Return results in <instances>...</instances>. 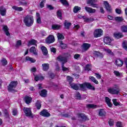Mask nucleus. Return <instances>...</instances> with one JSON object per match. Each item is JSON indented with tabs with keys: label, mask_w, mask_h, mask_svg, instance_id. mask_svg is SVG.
Returning <instances> with one entry per match:
<instances>
[{
	"label": "nucleus",
	"mask_w": 127,
	"mask_h": 127,
	"mask_svg": "<svg viewBox=\"0 0 127 127\" xmlns=\"http://www.w3.org/2000/svg\"><path fill=\"white\" fill-rule=\"evenodd\" d=\"M57 60L59 62H62V69L64 72H68L69 71V68H67L64 66V64L65 63H67L68 60H67V58L65 57H63L62 55H59L57 58Z\"/></svg>",
	"instance_id": "obj_1"
},
{
	"label": "nucleus",
	"mask_w": 127,
	"mask_h": 127,
	"mask_svg": "<svg viewBox=\"0 0 127 127\" xmlns=\"http://www.w3.org/2000/svg\"><path fill=\"white\" fill-rule=\"evenodd\" d=\"M23 22L27 27L32 26L33 23H34V18H33V16L27 15L24 17Z\"/></svg>",
	"instance_id": "obj_2"
},
{
	"label": "nucleus",
	"mask_w": 127,
	"mask_h": 127,
	"mask_svg": "<svg viewBox=\"0 0 127 127\" xmlns=\"http://www.w3.org/2000/svg\"><path fill=\"white\" fill-rule=\"evenodd\" d=\"M79 85L80 89L83 91L86 90V88L88 89V90H91V91H95V90H96L95 86L92 85L90 82H84L82 84H79Z\"/></svg>",
	"instance_id": "obj_3"
},
{
	"label": "nucleus",
	"mask_w": 127,
	"mask_h": 127,
	"mask_svg": "<svg viewBox=\"0 0 127 127\" xmlns=\"http://www.w3.org/2000/svg\"><path fill=\"white\" fill-rule=\"evenodd\" d=\"M17 81H12L10 82L7 86L8 92H10L11 93H16L17 90H15V88L17 86Z\"/></svg>",
	"instance_id": "obj_4"
},
{
	"label": "nucleus",
	"mask_w": 127,
	"mask_h": 127,
	"mask_svg": "<svg viewBox=\"0 0 127 127\" xmlns=\"http://www.w3.org/2000/svg\"><path fill=\"white\" fill-rule=\"evenodd\" d=\"M23 112L26 116V117H29L32 119L34 118L33 114H32V111H31V109L28 107H24L23 108Z\"/></svg>",
	"instance_id": "obj_5"
},
{
	"label": "nucleus",
	"mask_w": 127,
	"mask_h": 127,
	"mask_svg": "<svg viewBox=\"0 0 127 127\" xmlns=\"http://www.w3.org/2000/svg\"><path fill=\"white\" fill-rule=\"evenodd\" d=\"M103 35V30L102 29H96L93 32V36L95 38L101 37Z\"/></svg>",
	"instance_id": "obj_6"
},
{
	"label": "nucleus",
	"mask_w": 127,
	"mask_h": 127,
	"mask_svg": "<svg viewBox=\"0 0 127 127\" xmlns=\"http://www.w3.org/2000/svg\"><path fill=\"white\" fill-rule=\"evenodd\" d=\"M55 42V37L53 35H50L46 39V43L47 44H51Z\"/></svg>",
	"instance_id": "obj_7"
},
{
	"label": "nucleus",
	"mask_w": 127,
	"mask_h": 127,
	"mask_svg": "<svg viewBox=\"0 0 127 127\" xmlns=\"http://www.w3.org/2000/svg\"><path fill=\"white\" fill-rule=\"evenodd\" d=\"M121 90L119 88L115 89L114 88H110L108 89V92L111 95H119Z\"/></svg>",
	"instance_id": "obj_8"
},
{
	"label": "nucleus",
	"mask_w": 127,
	"mask_h": 127,
	"mask_svg": "<svg viewBox=\"0 0 127 127\" xmlns=\"http://www.w3.org/2000/svg\"><path fill=\"white\" fill-rule=\"evenodd\" d=\"M40 116L44 117V118H48L51 116V115L48 112V110L46 109H43L40 113Z\"/></svg>",
	"instance_id": "obj_9"
},
{
	"label": "nucleus",
	"mask_w": 127,
	"mask_h": 127,
	"mask_svg": "<svg viewBox=\"0 0 127 127\" xmlns=\"http://www.w3.org/2000/svg\"><path fill=\"white\" fill-rule=\"evenodd\" d=\"M104 4L105 6V8H106V10L108 12L112 13L113 11V9H112V7H111L110 4L109 2H108L107 1H104Z\"/></svg>",
	"instance_id": "obj_10"
},
{
	"label": "nucleus",
	"mask_w": 127,
	"mask_h": 127,
	"mask_svg": "<svg viewBox=\"0 0 127 127\" xmlns=\"http://www.w3.org/2000/svg\"><path fill=\"white\" fill-rule=\"evenodd\" d=\"M90 47V44L87 43H83L82 45H81V48L83 49L84 51H88V50H89Z\"/></svg>",
	"instance_id": "obj_11"
},
{
	"label": "nucleus",
	"mask_w": 127,
	"mask_h": 127,
	"mask_svg": "<svg viewBox=\"0 0 127 127\" xmlns=\"http://www.w3.org/2000/svg\"><path fill=\"white\" fill-rule=\"evenodd\" d=\"M94 56L95 57H98V58H100V59H102L104 58V55L100 52L94 51L93 53Z\"/></svg>",
	"instance_id": "obj_12"
},
{
	"label": "nucleus",
	"mask_w": 127,
	"mask_h": 127,
	"mask_svg": "<svg viewBox=\"0 0 127 127\" xmlns=\"http://www.w3.org/2000/svg\"><path fill=\"white\" fill-rule=\"evenodd\" d=\"M115 65H116L117 67H122L124 65V61L121 59H117L115 61Z\"/></svg>",
	"instance_id": "obj_13"
},
{
	"label": "nucleus",
	"mask_w": 127,
	"mask_h": 127,
	"mask_svg": "<svg viewBox=\"0 0 127 127\" xmlns=\"http://www.w3.org/2000/svg\"><path fill=\"white\" fill-rule=\"evenodd\" d=\"M24 101L27 105H29L32 102V98L28 95H26L24 98Z\"/></svg>",
	"instance_id": "obj_14"
},
{
	"label": "nucleus",
	"mask_w": 127,
	"mask_h": 127,
	"mask_svg": "<svg viewBox=\"0 0 127 127\" xmlns=\"http://www.w3.org/2000/svg\"><path fill=\"white\" fill-rule=\"evenodd\" d=\"M77 116L78 118H81L82 121L86 122V121H89V119H88V117L85 115V114L83 113H79L77 114Z\"/></svg>",
	"instance_id": "obj_15"
},
{
	"label": "nucleus",
	"mask_w": 127,
	"mask_h": 127,
	"mask_svg": "<svg viewBox=\"0 0 127 127\" xmlns=\"http://www.w3.org/2000/svg\"><path fill=\"white\" fill-rule=\"evenodd\" d=\"M0 14L2 16H4L6 14V8L3 5L0 6Z\"/></svg>",
	"instance_id": "obj_16"
},
{
	"label": "nucleus",
	"mask_w": 127,
	"mask_h": 127,
	"mask_svg": "<svg viewBox=\"0 0 127 127\" xmlns=\"http://www.w3.org/2000/svg\"><path fill=\"white\" fill-rule=\"evenodd\" d=\"M113 36L116 39H120V38H123V37H124V34L120 32L114 33Z\"/></svg>",
	"instance_id": "obj_17"
},
{
	"label": "nucleus",
	"mask_w": 127,
	"mask_h": 127,
	"mask_svg": "<svg viewBox=\"0 0 127 127\" xmlns=\"http://www.w3.org/2000/svg\"><path fill=\"white\" fill-rule=\"evenodd\" d=\"M105 102L106 103L107 106L109 107V108H112L113 107V104H112V102H111V99L108 97H105Z\"/></svg>",
	"instance_id": "obj_18"
},
{
	"label": "nucleus",
	"mask_w": 127,
	"mask_h": 127,
	"mask_svg": "<svg viewBox=\"0 0 127 127\" xmlns=\"http://www.w3.org/2000/svg\"><path fill=\"white\" fill-rule=\"evenodd\" d=\"M104 42L105 44H111L112 42V39H111L110 37L106 36L104 38Z\"/></svg>",
	"instance_id": "obj_19"
},
{
	"label": "nucleus",
	"mask_w": 127,
	"mask_h": 127,
	"mask_svg": "<svg viewBox=\"0 0 127 127\" xmlns=\"http://www.w3.org/2000/svg\"><path fill=\"white\" fill-rule=\"evenodd\" d=\"M107 115V113H106V111L105 110L103 109H99V113H98V116L99 117H106Z\"/></svg>",
	"instance_id": "obj_20"
},
{
	"label": "nucleus",
	"mask_w": 127,
	"mask_h": 127,
	"mask_svg": "<svg viewBox=\"0 0 127 127\" xmlns=\"http://www.w3.org/2000/svg\"><path fill=\"white\" fill-rule=\"evenodd\" d=\"M85 9L88 13H95V12H96V9H93L90 7L85 6Z\"/></svg>",
	"instance_id": "obj_21"
},
{
	"label": "nucleus",
	"mask_w": 127,
	"mask_h": 127,
	"mask_svg": "<svg viewBox=\"0 0 127 127\" xmlns=\"http://www.w3.org/2000/svg\"><path fill=\"white\" fill-rule=\"evenodd\" d=\"M64 25L65 29L69 30L70 29V26L72 25V23L71 22H68V21L65 20L64 23Z\"/></svg>",
	"instance_id": "obj_22"
},
{
	"label": "nucleus",
	"mask_w": 127,
	"mask_h": 127,
	"mask_svg": "<svg viewBox=\"0 0 127 127\" xmlns=\"http://www.w3.org/2000/svg\"><path fill=\"white\" fill-rule=\"evenodd\" d=\"M41 50H42L43 55L45 56H47V55H48V51L47 50L46 47L42 46L41 47Z\"/></svg>",
	"instance_id": "obj_23"
},
{
	"label": "nucleus",
	"mask_w": 127,
	"mask_h": 127,
	"mask_svg": "<svg viewBox=\"0 0 127 127\" xmlns=\"http://www.w3.org/2000/svg\"><path fill=\"white\" fill-rule=\"evenodd\" d=\"M3 31L5 32L6 35L7 36H9L10 35V33H9V31H8V27L6 25H4L3 26Z\"/></svg>",
	"instance_id": "obj_24"
},
{
	"label": "nucleus",
	"mask_w": 127,
	"mask_h": 127,
	"mask_svg": "<svg viewBox=\"0 0 127 127\" xmlns=\"http://www.w3.org/2000/svg\"><path fill=\"white\" fill-rule=\"evenodd\" d=\"M40 96L43 97V98H46L47 96V90L46 89H43L39 93Z\"/></svg>",
	"instance_id": "obj_25"
},
{
	"label": "nucleus",
	"mask_w": 127,
	"mask_h": 127,
	"mask_svg": "<svg viewBox=\"0 0 127 127\" xmlns=\"http://www.w3.org/2000/svg\"><path fill=\"white\" fill-rule=\"evenodd\" d=\"M30 52H31V53H33L34 55H35L36 56L38 54L37 53V50H36V48H35L34 46L30 48Z\"/></svg>",
	"instance_id": "obj_26"
},
{
	"label": "nucleus",
	"mask_w": 127,
	"mask_h": 127,
	"mask_svg": "<svg viewBox=\"0 0 127 127\" xmlns=\"http://www.w3.org/2000/svg\"><path fill=\"white\" fill-rule=\"evenodd\" d=\"M42 66L43 67L42 70L43 71H48L49 70V64L47 63V64H42Z\"/></svg>",
	"instance_id": "obj_27"
},
{
	"label": "nucleus",
	"mask_w": 127,
	"mask_h": 127,
	"mask_svg": "<svg viewBox=\"0 0 127 127\" xmlns=\"http://www.w3.org/2000/svg\"><path fill=\"white\" fill-rule=\"evenodd\" d=\"M69 85L71 89H73V90H75V91H78V90H79V86H78L77 84L72 82V83Z\"/></svg>",
	"instance_id": "obj_28"
},
{
	"label": "nucleus",
	"mask_w": 127,
	"mask_h": 127,
	"mask_svg": "<svg viewBox=\"0 0 127 127\" xmlns=\"http://www.w3.org/2000/svg\"><path fill=\"white\" fill-rule=\"evenodd\" d=\"M62 15H63V14L62 13V11H61V10H59L57 11V16L58 18L62 20V18H63Z\"/></svg>",
	"instance_id": "obj_29"
},
{
	"label": "nucleus",
	"mask_w": 127,
	"mask_h": 127,
	"mask_svg": "<svg viewBox=\"0 0 127 127\" xmlns=\"http://www.w3.org/2000/svg\"><path fill=\"white\" fill-rule=\"evenodd\" d=\"M112 102H113V104L115 107H118V106H120V107H122L123 106V104H121V102H117V99H113L112 100Z\"/></svg>",
	"instance_id": "obj_30"
},
{
	"label": "nucleus",
	"mask_w": 127,
	"mask_h": 127,
	"mask_svg": "<svg viewBox=\"0 0 127 127\" xmlns=\"http://www.w3.org/2000/svg\"><path fill=\"white\" fill-rule=\"evenodd\" d=\"M52 28L53 30H59L61 28V25L58 24H53L52 26Z\"/></svg>",
	"instance_id": "obj_31"
},
{
	"label": "nucleus",
	"mask_w": 127,
	"mask_h": 127,
	"mask_svg": "<svg viewBox=\"0 0 127 127\" xmlns=\"http://www.w3.org/2000/svg\"><path fill=\"white\" fill-rule=\"evenodd\" d=\"M86 108L87 109H97L98 108V106L94 104H89L86 105Z\"/></svg>",
	"instance_id": "obj_32"
},
{
	"label": "nucleus",
	"mask_w": 127,
	"mask_h": 127,
	"mask_svg": "<svg viewBox=\"0 0 127 127\" xmlns=\"http://www.w3.org/2000/svg\"><path fill=\"white\" fill-rule=\"evenodd\" d=\"M35 107L37 110H40L41 109V102L40 100H37L35 103Z\"/></svg>",
	"instance_id": "obj_33"
},
{
	"label": "nucleus",
	"mask_w": 127,
	"mask_h": 127,
	"mask_svg": "<svg viewBox=\"0 0 127 127\" xmlns=\"http://www.w3.org/2000/svg\"><path fill=\"white\" fill-rule=\"evenodd\" d=\"M60 1L64 6H69V2L67 0H60Z\"/></svg>",
	"instance_id": "obj_34"
},
{
	"label": "nucleus",
	"mask_w": 127,
	"mask_h": 127,
	"mask_svg": "<svg viewBox=\"0 0 127 127\" xmlns=\"http://www.w3.org/2000/svg\"><path fill=\"white\" fill-rule=\"evenodd\" d=\"M59 43L60 44L61 49L64 50L67 48V45L66 44H64L63 43V41H59Z\"/></svg>",
	"instance_id": "obj_35"
},
{
	"label": "nucleus",
	"mask_w": 127,
	"mask_h": 127,
	"mask_svg": "<svg viewBox=\"0 0 127 127\" xmlns=\"http://www.w3.org/2000/svg\"><path fill=\"white\" fill-rule=\"evenodd\" d=\"M25 59L26 61H30L31 63H35L36 62V60L33 59L32 58H30L29 56L26 57Z\"/></svg>",
	"instance_id": "obj_36"
},
{
	"label": "nucleus",
	"mask_w": 127,
	"mask_h": 127,
	"mask_svg": "<svg viewBox=\"0 0 127 127\" xmlns=\"http://www.w3.org/2000/svg\"><path fill=\"white\" fill-rule=\"evenodd\" d=\"M67 81L69 82V84L71 85V84L73 83V77H71L70 75H67L66 76Z\"/></svg>",
	"instance_id": "obj_37"
},
{
	"label": "nucleus",
	"mask_w": 127,
	"mask_h": 127,
	"mask_svg": "<svg viewBox=\"0 0 127 127\" xmlns=\"http://www.w3.org/2000/svg\"><path fill=\"white\" fill-rule=\"evenodd\" d=\"M57 37L58 40H63L64 39H65V36L60 33H58Z\"/></svg>",
	"instance_id": "obj_38"
},
{
	"label": "nucleus",
	"mask_w": 127,
	"mask_h": 127,
	"mask_svg": "<svg viewBox=\"0 0 127 127\" xmlns=\"http://www.w3.org/2000/svg\"><path fill=\"white\" fill-rule=\"evenodd\" d=\"M89 79L93 83H94V84H96V85L99 84V81H98L94 76H90Z\"/></svg>",
	"instance_id": "obj_39"
},
{
	"label": "nucleus",
	"mask_w": 127,
	"mask_h": 127,
	"mask_svg": "<svg viewBox=\"0 0 127 127\" xmlns=\"http://www.w3.org/2000/svg\"><path fill=\"white\" fill-rule=\"evenodd\" d=\"M12 8L15 10H17V11H22L23 10V8L21 7H17L16 6H13Z\"/></svg>",
	"instance_id": "obj_40"
},
{
	"label": "nucleus",
	"mask_w": 127,
	"mask_h": 127,
	"mask_svg": "<svg viewBox=\"0 0 127 127\" xmlns=\"http://www.w3.org/2000/svg\"><path fill=\"white\" fill-rule=\"evenodd\" d=\"M3 114L4 117H5L6 119H8V118H9V113L7 111V109H4Z\"/></svg>",
	"instance_id": "obj_41"
},
{
	"label": "nucleus",
	"mask_w": 127,
	"mask_h": 127,
	"mask_svg": "<svg viewBox=\"0 0 127 127\" xmlns=\"http://www.w3.org/2000/svg\"><path fill=\"white\" fill-rule=\"evenodd\" d=\"M122 47L123 49H125V50H126L127 51V40H125L122 43Z\"/></svg>",
	"instance_id": "obj_42"
},
{
	"label": "nucleus",
	"mask_w": 127,
	"mask_h": 127,
	"mask_svg": "<svg viewBox=\"0 0 127 127\" xmlns=\"http://www.w3.org/2000/svg\"><path fill=\"white\" fill-rule=\"evenodd\" d=\"M121 31H122V32L127 33V25H122L121 26Z\"/></svg>",
	"instance_id": "obj_43"
},
{
	"label": "nucleus",
	"mask_w": 127,
	"mask_h": 127,
	"mask_svg": "<svg viewBox=\"0 0 127 127\" xmlns=\"http://www.w3.org/2000/svg\"><path fill=\"white\" fill-rule=\"evenodd\" d=\"M79 10H81V7L78 6H75L73 8V12L74 13H77Z\"/></svg>",
	"instance_id": "obj_44"
},
{
	"label": "nucleus",
	"mask_w": 127,
	"mask_h": 127,
	"mask_svg": "<svg viewBox=\"0 0 127 127\" xmlns=\"http://www.w3.org/2000/svg\"><path fill=\"white\" fill-rule=\"evenodd\" d=\"M92 21H95V19H94V18L86 17V18L85 19V21H84V22H92Z\"/></svg>",
	"instance_id": "obj_45"
},
{
	"label": "nucleus",
	"mask_w": 127,
	"mask_h": 127,
	"mask_svg": "<svg viewBox=\"0 0 127 127\" xmlns=\"http://www.w3.org/2000/svg\"><path fill=\"white\" fill-rule=\"evenodd\" d=\"M36 43V40L32 39L28 42V45H35Z\"/></svg>",
	"instance_id": "obj_46"
},
{
	"label": "nucleus",
	"mask_w": 127,
	"mask_h": 127,
	"mask_svg": "<svg viewBox=\"0 0 127 127\" xmlns=\"http://www.w3.org/2000/svg\"><path fill=\"white\" fill-rule=\"evenodd\" d=\"M1 63H2V66H5V65H7V61L6 59L4 58H2L1 60Z\"/></svg>",
	"instance_id": "obj_47"
},
{
	"label": "nucleus",
	"mask_w": 127,
	"mask_h": 127,
	"mask_svg": "<svg viewBox=\"0 0 127 127\" xmlns=\"http://www.w3.org/2000/svg\"><path fill=\"white\" fill-rule=\"evenodd\" d=\"M19 3L21 5L26 6L27 5V2L25 0H20L19 1Z\"/></svg>",
	"instance_id": "obj_48"
},
{
	"label": "nucleus",
	"mask_w": 127,
	"mask_h": 127,
	"mask_svg": "<svg viewBox=\"0 0 127 127\" xmlns=\"http://www.w3.org/2000/svg\"><path fill=\"white\" fill-rule=\"evenodd\" d=\"M17 113H18L17 111V109L14 108L12 109V114L13 116H16L17 115Z\"/></svg>",
	"instance_id": "obj_49"
},
{
	"label": "nucleus",
	"mask_w": 127,
	"mask_h": 127,
	"mask_svg": "<svg viewBox=\"0 0 127 127\" xmlns=\"http://www.w3.org/2000/svg\"><path fill=\"white\" fill-rule=\"evenodd\" d=\"M108 124L110 127H113V126L114 125V120L112 119H110L108 121Z\"/></svg>",
	"instance_id": "obj_50"
},
{
	"label": "nucleus",
	"mask_w": 127,
	"mask_h": 127,
	"mask_svg": "<svg viewBox=\"0 0 127 127\" xmlns=\"http://www.w3.org/2000/svg\"><path fill=\"white\" fill-rule=\"evenodd\" d=\"M46 7L49 10H53V9H54V7H53V6H52V5L46 4Z\"/></svg>",
	"instance_id": "obj_51"
},
{
	"label": "nucleus",
	"mask_w": 127,
	"mask_h": 127,
	"mask_svg": "<svg viewBox=\"0 0 127 127\" xmlns=\"http://www.w3.org/2000/svg\"><path fill=\"white\" fill-rule=\"evenodd\" d=\"M115 19L116 21H123V20H124L123 17L120 16L116 17Z\"/></svg>",
	"instance_id": "obj_52"
},
{
	"label": "nucleus",
	"mask_w": 127,
	"mask_h": 127,
	"mask_svg": "<svg viewBox=\"0 0 127 127\" xmlns=\"http://www.w3.org/2000/svg\"><path fill=\"white\" fill-rule=\"evenodd\" d=\"M90 64H87L85 67L84 70L85 71H91V67H90Z\"/></svg>",
	"instance_id": "obj_53"
},
{
	"label": "nucleus",
	"mask_w": 127,
	"mask_h": 127,
	"mask_svg": "<svg viewBox=\"0 0 127 127\" xmlns=\"http://www.w3.org/2000/svg\"><path fill=\"white\" fill-rule=\"evenodd\" d=\"M21 40H18L16 42V45H15V47L17 48L19 46H21Z\"/></svg>",
	"instance_id": "obj_54"
},
{
	"label": "nucleus",
	"mask_w": 127,
	"mask_h": 127,
	"mask_svg": "<svg viewBox=\"0 0 127 127\" xmlns=\"http://www.w3.org/2000/svg\"><path fill=\"white\" fill-rule=\"evenodd\" d=\"M116 126L117 127H123V124L122 122L119 121L116 123Z\"/></svg>",
	"instance_id": "obj_55"
},
{
	"label": "nucleus",
	"mask_w": 127,
	"mask_h": 127,
	"mask_svg": "<svg viewBox=\"0 0 127 127\" xmlns=\"http://www.w3.org/2000/svg\"><path fill=\"white\" fill-rule=\"evenodd\" d=\"M46 0H43V1H41L40 3V6L41 8H43V7H44V2H45Z\"/></svg>",
	"instance_id": "obj_56"
},
{
	"label": "nucleus",
	"mask_w": 127,
	"mask_h": 127,
	"mask_svg": "<svg viewBox=\"0 0 127 127\" xmlns=\"http://www.w3.org/2000/svg\"><path fill=\"white\" fill-rule=\"evenodd\" d=\"M75 97L77 98L78 100H80L81 98V94H80L79 92H77L76 93V94L75 95Z\"/></svg>",
	"instance_id": "obj_57"
},
{
	"label": "nucleus",
	"mask_w": 127,
	"mask_h": 127,
	"mask_svg": "<svg viewBox=\"0 0 127 127\" xmlns=\"http://www.w3.org/2000/svg\"><path fill=\"white\" fill-rule=\"evenodd\" d=\"M106 52L108 54H110V55H112V56H114V53H113V52H112V51L110 49H107L106 50Z\"/></svg>",
	"instance_id": "obj_58"
},
{
	"label": "nucleus",
	"mask_w": 127,
	"mask_h": 127,
	"mask_svg": "<svg viewBox=\"0 0 127 127\" xmlns=\"http://www.w3.org/2000/svg\"><path fill=\"white\" fill-rule=\"evenodd\" d=\"M42 22L41 18L39 17L36 18V23H38V24H41Z\"/></svg>",
	"instance_id": "obj_59"
},
{
	"label": "nucleus",
	"mask_w": 127,
	"mask_h": 127,
	"mask_svg": "<svg viewBox=\"0 0 127 127\" xmlns=\"http://www.w3.org/2000/svg\"><path fill=\"white\" fill-rule=\"evenodd\" d=\"M114 73L117 77H120V76H121V73L118 71L114 70Z\"/></svg>",
	"instance_id": "obj_60"
},
{
	"label": "nucleus",
	"mask_w": 127,
	"mask_h": 127,
	"mask_svg": "<svg viewBox=\"0 0 127 127\" xmlns=\"http://www.w3.org/2000/svg\"><path fill=\"white\" fill-rule=\"evenodd\" d=\"M95 2V0H87V4H92Z\"/></svg>",
	"instance_id": "obj_61"
},
{
	"label": "nucleus",
	"mask_w": 127,
	"mask_h": 127,
	"mask_svg": "<svg viewBox=\"0 0 127 127\" xmlns=\"http://www.w3.org/2000/svg\"><path fill=\"white\" fill-rule=\"evenodd\" d=\"M115 11L116 13H118V14H121V13H122V10L119 8H116L115 9Z\"/></svg>",
	"instance_id": "obj_62"
},
{
	"label": "nucleus",
	"mask_w": 127,
	"mask_h": 127,
	"mask_svg": "<svg viewBox=\"0 0 127 127\" xmlns=\"http://www.w3.org/2000/svg\"><path fill=\"white\" fill-rule=\"evenodd\" d=\"M80 54H76L74 55V59L78 60L79 58H80Z\"/></svg>",
	"instance_id": "obj_63"
},
{
	"label": "nucleus",
	"mask_w": 127,
	"mask_h": 127,
	"mask_svg": "<svg viewBox=\"0 0 127 127\" xmlns=\"http://www.w3.org/2000/svg\"><path fill=\"white\" fill-rule=\"evenodd\" d=\"M49 77L51 78V79H54V77H55V75L54 73L51 72L49 73Z\"/></svg>",
	"instance_id": "obj_64"
}]
</instances>
